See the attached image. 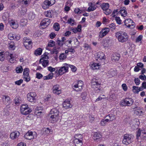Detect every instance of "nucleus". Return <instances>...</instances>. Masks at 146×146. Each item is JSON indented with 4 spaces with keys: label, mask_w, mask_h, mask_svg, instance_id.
Returning <instances> with one entry per match:
<instances>
[{
    "label": "nucleus",
    "mask_w": 146,
    "mask_h": 146,
    "mask_svg": "<svg viewBox=\"0 0 146 146\" xmlns=\"http://www.w3.org/2000/svg\"><path fill=\"white\" fill-rule=\"evenodd\" d=\"M9 48L11 50H14L15 48L14 43L12 42H11L9 44Z\"/></svg>",
    "instance_id": "79ce46f5"
},
{
    "label": "nucleus",
    "mask_w": 146,
    "mask_h": 146,
    "mask_svg": "<svg viewBox=\"0 0 146 146\" xmlns=\"http://www.w3.org/2000/svg\"><path fill=\"white\" fill-rule=\"evenodd\" d=\"M48 69L49 71L52 72L55 70V68H53L51 66H49L48 67Z\"/></svg>",
    "instance_id": "338daca9"
},
{
    "label": "nucleus",
    "mask_w": 146,
    "mask_h": 146,
    "mask_svg": "<svg viewBox=\"0 0 146 146\" xmlns=\"http://www.w3.org/2000/svg\"><path fill=\"white\" fill-rule=\"evenodd\" d=\"M36 77L39 79L41 78L43 76L40 73H37L36 74Z\"/></svg>",
    "instance_id": "680f3d73"
},
{
    "label": "nucleus",
    "mask_w": 146,
    "mask_h": 146,
    "mask_svg": "<svg viewBox=\"0 0 146 146\" xmlns=\"http://www.w3.org/2000/svg\"><path fill=\"white\" fill-rule=\"evenodd\" d=\"M75 139H78V140H82V136L81 134H76L74 136Z\"/></svg>",
    "instance_id": "37998d69"
},
{
    "label": "nucleus",
    "mask_w": 146,
    "mask_h": 146,
    "mask_svg": "<svg viewBox=\"0 0 146 146\" xmlns=\"http://www.w3.org/2000/svg\"><path fill=\"white\" fill-rule=\"evenodd\" d=\"M104 95H102V96H99V97L96 100V102H98L99 101H100L102 99L106 98L104 97Z\"/></svg>",
    "instance_id": "bf43d9fd"
},
{
    "label": "nucleus",
    "mask_w": 146,
    "mask_h": 146,
    "mask_svg": "<svg viewBox=\"0 0 146 146\" xmlns=\"http://www.w3.org/2000/svg\"><path fill=\"white\" fill-rule=\"evenodd\" d=\"M36 96L35 92H30L27 95V100L31 102H34L36 99Z\"/></svg>",
    "instance_id": "423d86ee"
},
{
    "label": "nucleus",
    "mask_w": 146,
    "mask_h": 146,
    "mask_svg": "<svg viewBox=\"0 0 146 146\" xmlns=\"http://www.w3.org/2000/svg\"><path fill=\"white\" fill-rule=\"evenodd\" d=\"M141 113H142V111L140 110H134V113L136 115H140Z\"/></svg>",
    "instance_id": "13d9d810"
},
{
    "label": "nucleus",
    "mask_w": 146,
    "mask_h": 146,
    "mask_svg": "<svg viewBox=\"0 0 146 146\" xmlns=\"http://www.w3.org/2000/svg\"><path fill=\"white\" fill-rule=\"evenodd\" d=\"M63 107L65 109H67L71 108L72 106L70 104V101L68 100H66L63 103Z\"/></svg>",
    "instance_id": "aec40b11"
},
{
    "label": "nucleus",
    "mask_w": 146,
    "mask_h": 146,
    "mask_svg": "<svg viewBox=\"0 0 146 146\" xmlns=\"http://www.w3.org/2000/svg\"><path fill=\"white\" fill-rule=\"evenodd\" d=\"M27 21L25 19H21L20 21V24L21 25L24 26L26 25L27 24Z\"/></svg>",
    "instance_id": "ea45409f"
},
{
    "label": "nucleus",
    "mask_w": 146,
    "mask_h": 146,
    "mask_svg": "<svg viewBox=\"0 0 146 146\" xmlns=\"http://www.w3.org/2000/svg\"><path fill=\"white\" fill-rule=\"evenodd\" d=\"M110 29L108 28H105L102 29L100 33L99 36L102 38L106 35L109 32Z\"/></svg>",
    "instance_id": "ddd939ff"
},
{
    "label": "nucleus",
    "mask_w": 146,
    "mask_h": 146,
    "mask_svg": "<svg viewBox=\"0 0 146 146\" xmlns=\"http://www.w3.org/2000/svg\"><path fill=\"white\" fill-rule=\"evenodd\" d=\"M133 100L130 98H126L121 100L120 102V105L122 106H130L133 103Z\"/></svg>",
    "instance_id": "7ed1b4c3"
},
{
    "label": "nucleus",
    "mask_w": 146,
    "mask_h": 146,
    "mask_svg": "<svg viewBox=\"0 0 146 146\" xmlns=\"http://www.w3.org/2000/svg\"><path fill=\"white\" fill-rule=\"evenodd\" d=\"M9 17V15L8 13H5L2 16V19L3 21L6 22V21L8 19Z\"/></svg>",
    "instance_id": "f704fd0d"
},
{
    "label": "nucleus",
    "mask_w": 146,
    "mask_h": 146,
    "mask_svg": "<svg viewBox=\"0 0 146 146\" xmlns=\"http://www.w3.org/2000/svg\"><path fill=\"white\" fill-rule=\"evenodd\" d=\"M27 11V8L25 7H22L21 9V13L22 15H23Z\"/></svg>",
    "instance_id": "8fccbe9b"
},
{
    "label": "nucleus",
    "mask_w": 146,
    "mask_h": 146,
    "mask_svg": "<svg viewBox=\"0 0 146 146\" xmlns=\"http://www.w3.org/2000/svg\"><path fill=\"white\" fill-rule=\"evenodd\" d=\"M50 118L51 120L53 121V122H55L57 121L58 119H55V115H50Z\"/></svg>",
    "instance_id": "09e8293b"
},
{
    "label": "nucleus",
    "mask_w": 146,
    "mask_h": 146,
    "mask_svg": "<svg viewBox=\"0 0 146 146\" xmlns=\"http://www.w3.org/2000/svg\"><path fill=\"white\" fill-rule=\"evenodd\" d=\"M132 23H133V21L129 19H126L124 21L125 25L128 28L131 27L130 24Z\"/></svg>",
    "instance_id": "b1692460"
},
{
    "label": "nucleus",
    "mask_w": 146,
    "mask_h": 146,
    "mask_svg": "<svg viewBox=\"0 0 146 146\" xmlns=\"http://www.w3.org/2000/svg\"><path fill=\"white\" fill-rule=\"evenodd\" d=\"M29 70L28 68H26L24 69L23 73V76L25 80L29 82L30 80V77L29 75Z\"/></svg>",
    "instance_id": "9d476101"
},
{
    "label": "nucleus",
    "mask_w": 146,
    "mask_h": 146,
    "mask_svg": "<svg viewBox=\"0 0 146 146\" xmlns=\"http://www.w3.org/2000/svg\"><path fill=\"white\" fill-rule=\"evenodd\" d=\"M55 3V0H45L42 4V8L44 9H46L50 6L53 5Z\"/></svg>",
    "instance_id": "39448f33"
},
{
    "label": "nucleus",
    "mask_w": 146,
    "mask_h": 146,
    "mask_svg": "<svg viewBox=\"0 0 146 146\" xmlns=\"http://www.w3.org/2000/svg\"><path fill=\"white\" fill-rule=\"evenodd\" d=\"M53 28L56 31H58L60 29L59 25L58 23H55L53 26Z\"/></svg>",
    "instance_id": "603ef678"
},
{
    "label": "nucleus",
    "mask_w": 146,
    "mask_h": 146,
    "mask_svg": "<svg viewBox=\"0 0 146 146\" xmlns=\"http://www.w3.org/2000/svg\"><path fill=\"white\" fill-rule=\"evenodd\" d=\"M89 122L91 123H92L94 121L95 118L94 115H90L89 117Z\"/></svg>",
    "instance_id": "de8ad7c7"
},
{
    "label": "nucleus",
    "mask_w": 146,
    "mask_h": 146,
    "mask_svg": "<svg viewBox=\"0 0 146 146\" xmlns=\"http://www.w3.org/2000/svg\"><path fill=\"white\" fill-rule=\"evenodd\" d=\"M104 13L106 15H108L110 14L112 12V11L109 8L104 11Z\"/></svg>",
    "instance_id": "5fc2aeb1"
},
{
    "label": "nucleus",
    "mask_w": 146,
    "mask_h": 146,
    "mask_svg": "<svg viewBox=\"0 0 146 146\" xmlns=\"http://www.w3.org/2000/svg\"><path fill=\"white\" fill-rule=\"evenodd\" d=\"M134 81L136 85H139L140 84V81L138 78H136L134 79Z\"/></svg>",
    "instance_id": "69168bd1"
},
{
    "label": "nucleus",
    "mask_w": 146,
    "mask_h": 146,
    "mask_svg": "<svg viewBox=\"0 0 146 146\" xmlns=\"http://www.w3.org/2000/svg\"><path fill=\"white\" fill-rule=\"evenodd\" d=\"M5 59V52L1 50H0V60L3 61Z\"/></svg>",
    "instance_id": "c9c22d12"
},
{
    "label": "nucleus",
    "mask_w": 146,
    "mask_h": 146,
    "mask_svg": "<svg viewBox=\"0 0 146 146\" xmlns=\"http://www.w3.org/2000/svg\"><path fill=\"white\" fill-rule=\"evenodd\" d=\"M2 98L3 102L5 104H9L11 103V100L10 97L7 96L5 95L3 96Z\"/></svg>",
    "instance_id": "dca6fc26"
},
{
    "label": "nucleus",
    "mask_w": 146,
    "mask_h": 146,
    "mask_svg": "<svg viewBox=\"0 0 146 146\" xmlns=\"http://www.w3.org/2000/svg\"><path fill=\"white\" fill-rule=\"evenodd\" d=\"M100 84L98 83L97 82H93L91 83V86L93 89L95 90H99Z\"/></svg>",
    "instance_id": "f3484780"
},
{
    "label": "nucleus",
    "mask_w": 146,
    "mask_h": 146,
    "mask_svg": "<svg viewBox=\"0 0 146 146\" xmlns=\"http://www.w3.org/2000/svg\"><path fill=\"white\" fill-rule=\"evenodd\" d=\"M82 11L78 8H76L74 10L75 13L77 14L81 13H82Z\"/></svg>",
    "instance_id": "e2e57ef3"
},
{
    "label": "nucleus",
    "mask_w": 146,
    "mask_h": 146,
    "mask_svg": "<svg viewBox=\"0 0 146 146\" xmlns=\"http://www.w3.org/2000/svg\"><path fill=\"white\" fill-rule=\"evenodd\" d=\"M74 143H75L76 146H82V140L74 139Z\"/></svg>",
    "instance_id": "bb28decb"
},
{
    "label": "nucleus",
    "mask_w": 146,
    "mask_h": 146,
    "mask_svg": "<svg viewBox=\"0 0 146 146\" xmlns=\"http://www.w3.org/2000/svg\"><path fill=\"white\" fill-rule=\"evenodd\" d=\"M120 12L121 16L123 17L127 16V12L124 8H122L120 10Z\"/></svg>",
    "instance_id": "7c9ffc66"
},
{
    "label": "nucleus",
    "mask_w": 146,
    "mask_h": 146,
    "mask_svg": "<svg viewBox=\"0 0 146 146\" xmlns=\"http://www.w3.org/2000/svg\"><path fill=\"white\" fill-rule=\"evenodd\" d=\"M74 21L73 19H69L67 22L69 23L71 25H73L74 23Z\"/></svg>",
    "instance_id": "0e129e2a"
},
{
    "label": "nucleus",
    "mask_w": 146,
    "mask_h": 146,
    "mask_svg": "<svg viewBox=\"0 0 146 146\" xmlns=\"http://www.w3.org/2000/svg\"><path fill=\"white\" fill-rule=\"evenodd\" d=\"M52 131H51L48 128H47L44 131V134H48L49 133H52Z\"/></svg>",
    "instance_id": "3c124183"
},
{
    "label": "nucleus",
    "mask_w": 146,
    "mask_h": 146,
    "mask_svg": "<svg viewBox=\"0 0 146 146\" xmlns=\"http://www.w3.org/2000/svg\"><path fill=\"white\" fill-rule=\"evenodd\" d=\"M104 54L102 52H99L98 53L97 58L100 59H103L104 58Z\"/></svg>",
    "instance_id": "72a5a7b5"
},
{
    "label": "nucleus",
    "mask_w": 146,
    "mask_h": 146,
    "mask_svg": "<svg viewBox=\"0 0 146 146\" xmlns=\"http://www.w3.org/2000/svg\"><path fill=\"white\" fill-rule=\"evenodd\" d=\"M83 85V82L82 81H79L78 84L75 85L74 86L75 89L74 90L77 91H79L82 89V86Z\"/></svg>",
    "instance_id": "f8f14e48"
},
{
    "label": "nucleus",
    "mask_w": 146,
    "mask_h": 146,
    "mask_svg": "<svg viewBox=\"0 0 146 146\" xmlns=\"http://www.w3.org/2000/svg\"><path fill=\"white\" fill-rule=\"evenodd\" d=\"M96 9L95 7L92 6L91 7H89L88 8L87 11L88 12H90L91 11H93Z\"/></svg>",
    "instance_id": "052dcab7"
},
{
    "label": "nucleus",
    "mask_w": 146,
    "mask_h": 146,
    "mask_svg": "<svg viewBox=\"0 0 146 146\" xmlns=\"http://www.w3.org/2000/svg\"><path fill=\"white\" fill-rule=\"evenodd\" d=\"M138 87L135 86H133V91L134 93H138L139 92L138 90Z\"/></svg>",
    "instance_id": "864d4df0"
},
{
    "label": "nucleus",
    "mask_w": 146,
    "mask_h": 146,
    "mask_svg": "<svg viewBox=\"0 0 146 146\" xmlns=\"http://www.w3.org/2000/svg\"><path fill=\"white\" fill-rule=\"evenodd\" d=\"M100 7L104 11L109 8V4L108 3H103L102 5H100Z\"/></svg>",
    "instance_id": "a878e982"
},
{
    "label": "nucleus",
    "mask_w": 146,
    "mask_h": 146,
    "mask_svg": "<svg viewBox=\"0 0 146 146\" xmlns=\"http://www.w3.org/2000/svg\"><path fill=\"white\" fill-rule=\"evenodd\" d=\"M91 68L93 70H96L99 69L100 65L99 63H91L90 64Z\"/></svg>",
    "instance_id": "6ab92c4d"
},
{
    "label": "nucleus",
    "mask_w": 146,
    "mask_h": 146,
    "mask_svg": "<svg viewBox=\"0 0 146 146\" xmlns=\"http://www.w3.org/2000/svg\"><path fill=\"white\" fill-rule=\"evenodd\" d=\"M9 23L10 26L14 29H16L18 27V25L16 24L14 21H9Z\"/></svg>",
    "instance_id": "c756f323"
},
{
    "label": "nucleus",
    "mask_w": 146,
    "mask_h": 146,
    "mask_svg": "<svg viewBox=\"0 0 146 146\" xmlns=\"http://www.w3.org/2000/svg\"><path fill=\"white\" fill-rule=\"evenodd\" d=\"M120 58V55L118 53H114L111 56V60L114 61H118Z\"/></svg>",
    "instance_id": "412c9836"
},
{
    "label": "nucleus",
    "mask_w": 146,
    "mask_h": 146,
    "mask_svg": "<svg viewBox=\"0 0 146 146\" xmlns=\"http://www.w3.org/2000/svg\"><path fill=\"white\" fill-rule=\"evenodd\" d=\"M106 119H102L101 121H100V125L102 126H104L106 124V123L107 122H108V121H107V120H106Z\"/></svg>",
    "instance_id": "c03bdc74"
},
{
    "label": "nucleus",
    "mask_w": 146,
    "mask_h": 146,
    "mask_svg": "<svg viewBox=\"0 0 146 146\" xmlns=\"http://www.w3.org/2000/svg\"><path fill=\"white\" fill-rule=\"evenodd\" d=\"M102 136V135L99 133L95 132L94 133L93 138L94 140H97L101 138Z\"/></svg>",
    "instance_id": "5701e85b"
},
{
    "label": "nucleus",
    "mask_w": 146,
    "mask_h": 146,
    "mask_svg": "<svg viewBox=\"0 0 146 146\" xmlns=\"http://www.w3.org/2000/svg\"><path fill=\"white\" fill-rule=\"evenodd\" d=\"M44 58V57H42V58L40 60L39 62L41 64L43 67H45L48 66L49 62L48 60H45Z\"/></svg>",
    "instance_id": "4be33fe9"
},
{
    "label": "nucleus",
    "mask_w": 146,
    "mask_h": 146,
    "mask_svg": "<svg viewBox=\"0 0 146 146\" xmlns=\"http://www.w3.org/2000/svg\"><path fill=\"white\" fill-rule=\"evenodd\" d=\"M28 108L29 107H28L27 104H23L20 108L21 113H22L27 108Z\"/></svg>",
    "instance_id": "2f4dec72"
},
{
    "label": "nucleus",
    "mask_w": 146,
    "mask_h": 146,
    "mask_svg": "<svg viewBox=\"0 0 146 146\" xmlns=\"http://www.w3.org/2000/svg\"><path fill=\"white\" fill-rule=\"evenodd\" d=\"M106 117L107 121L108 122H111L115 119V115L113 114H109L108 115L106 116Z\"/></svg>",
    "instance_id": "a211bd4d"
},
{
    "label": "nucleus",
    "mask_w": 146,
    "mask_h": 146,
    "mask_svg": "<svg viewBox=\"0 0 146 146\" xmlns=\"http://www.w3.org/2000/svg\"><path fill=\"white\" fill-rule=\"evenodd\" d=\"M32 111V110L29 108H27L22 114L24 115H27L30 113Z\"/></svg>",
    "instance_id": "e433bc0d"
},
{
    "label": "nucleus",
    "mask_w": 146,
    "mask_h": 146,
    "mask_svg": "<svg viewBox=\"0 0 146 146\" xmlns=\"http://www.w3.org/2000/svg\"><path fill=\"white\" fill-rule=\"evenodd\" d=\"M64 65L67 66H68V67H69L71 68L73 72H75L76 71V68L73 65L68 64L66 63L64 64Z\"/></svg>",
    "instance_id": "58836bf2"
},
{
    "label": "nucleus",
    "mask_w": 146,
    "mask_h": 146,
    "mask_svg": "<svg viewBox=\"0 0 146 146\" xmlns=\"http://www.w3.org/2000/svg\"><path fill=\"white\" fill-rule=\"evenodd\" d=\"M19 1L21 3L27 6L30 4L31 0H19Z\"/></svg>",
    "instance_id": "c85d7f7f"
},
{
    "label": "nucleus",
    "mask_w": 146,
    "mask_h": 146,
    "mask_svg": "<svg viewBox=\"0 0 146 146\" xmlns=\"http://www.w3.org/2000/svg\"><path fill=\"white\" fill-rule=\"evenodd\" d=\"M5 56L8 57V58L9 59L10 62L11 63L14 62L13 61L15 60V59L16 58V56L15 55L11 54L8 52H5Z\"/></svg>",
    "instance_id": "6e6552de"
},
{
    "label": "nucleus",
    "mask_w": 146,
    "mask_h": 146,
    "mask_svg": "<svg viewBox=\"0 0 146 146\" xmlns=\"http://www.w3.org/2000/svg\"><path fill=\"white\" fill-rule=\"evenodd\" d=\"M42 50L41 48H39L36 50L35 52V54L36 56L40 55L41 54Z\"/></svg>",
    "instance_id": "4c0bfd02"
},
{
    "label": "nucleus",
    "mask_w": 146,
    "mask_h": 146,
    "mask_svg": "<svg viewBox=\"0 0 146 146\" xmlns=\"http://www.w3.org/2000/svg\"><path fill=\"white\" fill-rule=\"evenodd\" d=\"M17 132H13L10 134V137L12 139H14L17 137Z\"/></svg>",
    "instance_id": "a18cd8bd"
},
{
    "label": "nucleus",
    "mask_w": 146,
    "mask_h": 146,
    "mask_svg": "<svg viewBox=\"0 0 146 146\" xmlns=\"http://www.w3.org/2000/svg\"><path fill=\"white\" fill-rule=\"evenodd\" d=\"M53 14V12L52 10H49L44 12L45 15L48 17H51L52 15Z\"/></svg>",
    "instance_id": "cd10ccee"
},
{
    "label": "nucleus",
    "mask_w": 146,
    "mask_h": 146,
    "mask_svg": "<svg viewBox=\"0 0 146 146\" xmlns=\"http://www.w3.org/2000/svg\"><path fill=\"white\" fill-rule=\"evenodd\" d=\"M28 18L29 20H33L35 18V15L32 12H30L28 14Z\"/></svg>",
    "instance_id": "473e14b6"
},
{
    "label": "nucleus",
    "mask_w": 146,
    "mask_h": 146,
    "mask_svg": "<svg viewBox=\"0 0 146 146\" xmlns=\"http://www.w3.org/2000/svg\"><path fill=\"white\" fill-rule=\"evenodd\" d=\"M55 42L54 41L51 40L48 44V46L46 47V49L48 50V47H52L53 46L55 45Z\"/></svg>",
    "instance_id": "49530a36"
},
{
    "label": "nucleus",
    "mask_w": 146,
    "mask_h": 146,
    "mask_svg": "<svg viewBox=\"0 0 146 146\" xmlns=\"http://www.w3.org/2000/svg\"><path fill=\"white\" fill-rule=\"evenodd\" d=\"M68 66H67L65 65L61 67L59 70L58 72L60 74L62 75L64 73L68 72Z\"/></svg>",
    "instance_id": "2eb2a0df"
},
{
    "label": "nucleus",
    "mask_w": 146,
    "mask_h": 146,
    "mask_svg": "<svg viewBox=\"0 0 146 146\" xmlns=\"http://www.w3.org/2000/svg\"><path fill=\"white\" fill-rule=\"evenodd\" d=\"M143 36L141 35L139 36L136 39L135 42H138L141 40L142 39Z\"/></svg>",
    "instance_id": "4d7b16f0"
},
{
    "label": "nucleus",
    "mask_w": 146,
    "mask_h": 146,
    "mask_svg": "<svg viewBox=\"0 0 146 146\" xmlns=\"http://www.w3.org/2000/svg\"><path fill=\"white\" fill-rule=\"evenodd\" d=\"M132 141L131 136L128 134H125L124 135L122 143L124 144L127 145L131 143Z\"/></svg>",
    "instance_id": "20e7f679"
},
{
    "label": "nucleus",
    "mask_w": 146,
    "mask_h": 146,
    "mask_svg": "<svg viewBox=\"0 0 146 146\" xmlns=\"http://www.w3.org/2000/svg\"><path fill=\"white\" fill-rule=\"evenodd\" d=\"M8 37L11 40L14 39L15 40H18V36H16L12 33H10L8 35Z\"/></svg>",
    "instance_id": "393cba45"
},
{
    "label": "nucleus",
    "mask_w": 146,
    "mask_h": 146,
    "mask_svg": "<svg viewBox=\"0 0 146 146\" xmlns=\"http://www.w3.org/2000/svg\"><path fill=\"white\" fill-rule=\"evenodd\" d=\"M53 92L57 95H58L61 93V89L59 85L56 84L53 86Z\"/></svg>",
    "instance_id": "9b49d317"
},
{
    "label": "nucleus",
    "mask_w": 146,
    "mask_h": 146,
    "mask_svg": "<svg viewBox=\"0 0 146 146\" xmlns=\"http://www.w3.org/2000/svg\"><path fill=\"white\" fill-rule=\"evenodd\" d=\"M59 113L58 111L56 108H53L52 109L50 112V115H55V119H59Z\"/></svg>",
    "instance_id": "4468645a"
},
{
    "label": "nucleus",
    "mask_w": 146,
    "mask_h": 146,
    "mask_svg": "<svg viewBox=\"0 0 146 146\" xmlns=\"http://www.w3.org/2000/svg\"><path fill=\"white\" fill-rule=\"evenodd\" d=\"M115 20L118 24H121V20L119 17H115Z\"/></svg>",
    "instance_id": "6e6d98bb"
},
{
    "label": "nucleus",
    "mask_w": 146,
    "mask_h": 146,
    "mask_svg": "<svg viewBox=\"0 0 146 146\" xmlns=\"http://www.w3.org/2000/svg\"><path fill=\"white\" fill-rule=\"evenodd\" d=\"M141 131L139 129L137 132V138L138 139V137L141 135Z\"/></svg>",
    "instance_id": "774afa93"
},
{
    "label": "nucleus",
    "mask_w": 146,
    "mask_h": 146,
    "mask_svg": "<svg viewBox=\"0 0 146 146\" xmlns=\"http://www.w3.org/2000/svg\"><path fill=\"white\" fill-rule=\"evenodd\" d=\"M115 36L119 41L120 42H126L128 39V36L127 34L124 32H117L115 33Z\"/></svg>",
    "instance_id": "f257e3e1"
},
{
    "label": "nucleus",
    "mask_w": 146,
    "mask_h": 146,
    "mask_svg": "<svg viewBox=\"0 0 146 146\" xmlns=\"http://www.w3.org/2000/svg\"><path fill=\"white\" fill-rule=\"evenodd\" d=\"M37 136V134L35 131H28L24 135L25 139L28 140H32L36 139Z\"/></svg>",
    "instance_id": "f03ea898"
},
{
    "label": "nucleus",
    "mask_w": 146,
    "mask_h": 146,
    "mask_svg": "<svg viewBox=\"0 0 146 146\" xmlns=\"http://www.w3.org/2000/svg\"><path fill=\"white\" fill-rule=\"evenodd\" d=\"M67 56L64 53H62L59 56V59L60 60H64L66 59Z\"/></svg>",
    "instance_id": "a19ab883"
},
{
    "label": "nucleus",
    "mask_w": 146,
    "mask_h": 146,
    "mask_svg": "<svg viewBox=\"0 0 146 146\" xmlns=\"http://www.w3.org/2000/svg\"><path fill=\"white\" fill-rule=\"evenodd\" d=\"M50 21L49 19L48 18L45 19H43L40 23V25L42 29L46 28L50 24Z\"/></svg>",
    "instance_id": "1a4fd4ad"
},
{
    "label": "nucleus",
    "mask_w": 146,
    "mask_h": 146,
    "mask_svg": "<svg viewBox=\"0 0 146 146\" xmlns=\"http://www.w3.org/2000/svg\"><path fill=\"white\" fill-rule=\"evenodd\" d=\"M24 45L25 48L29 49L32 47V42L27 37H24L23 39Z\"/></svg>",
    "instance_id": "0eeeda50"
}]
</instances>
